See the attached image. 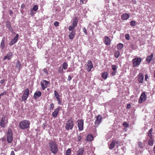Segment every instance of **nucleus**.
<instances>
[{
	"label": "nucleus",
	"instance_id": "nucleus-35",
	"mask_svg": "<svg viewBox=\"0 0 155 155\" xmlns=\"http://www.w3.org/2000/svg\"><path fill=\"white\" fill-rule=\"evenodd\" d=\"M123 47V45L122 44L120 43L117 45V48L119 50H121Z\"/></svg>",
	"mask_w": 155,
	"mask_h": 155
},
{
	"label": "nucleus",
	"instance_id": "nucleus-16",
	"mask_svg": "<svg viewBox=\"0 0 155 155\" xmlns=\"http://www.w3.org/2000/svg\"><path fill=\"white\" fill-rule=\"evenodd\" d=\"M6 118L5 116H3L2 117L0 122V126L2 127H4L5 126V123Z\"/></svg>",
	"mask_w": 155,
	"mask_h": 155
},
{
	"label": "nucleus",
	"instance_id": "nucleus-18",
	"mask_svg": "<svg viewBox=\"0 0 155 155\" xmlns=\"http://www.w3.org/2000/svg\"><path fill=\"white\" fill-rule=\"evenodd\" d=\"M84 151V148L81 147L79 149L77 152V155H83Z\"/></svg>",
	"mask_w": 155,
	"mask_h": 155
},
{
	"label": "nucleus",
	"instance_id": "nucleus-1",
	"mask_svg": "<svg viewBox=\"0 0 155 155\" xmlns=\"http://www.w3.org/2000/svg\"><path fill=\"white\" fill-rule=\"evenodd\" d=\"M49 147L51 152L55 154L58 151V145L54 141L51 140L49 143Z\"/></svg>",
	"mask_w": 155,
	"mask_h": 155
},
{
	"label": "nucleus",
	"instance_id": "nucleus-3",
	"mask_svg": "<svg viewBox=\"0 0 155 155\" xmlns=\"http://www.w3.org/2000/svg\"><path fill=\"white\" fill-rule=\"evenodd\" d=\"M74 122L72 119L68 120L66 124L65 127L67 130H71L74 127Z\"/></svg>",
	"mask_w": 155,
	"mask_h": 155
},
{
	"label": "nucleus",
	"instance_id": "nucleus-29",
	"mask_svg": "<svg viewBox=\"0 0 155 155\" xmlns=\"http://www.w3.org/2000/svg\"><path fill=\"white\" fill-rule=\"evenodd\" d=\"M108 75V74L107 72H104L102 74V77L103 79H106L107 78Z\"/></svg>",
	"mask_w": 155,
	"mask_h": 155
},
{
	"label": "nucleus",
	"instance_id": "nucleus-59",
	"mask_svg": "<svg viewBox=\"0 0 155 155\" xmlns=\"http://www.w3.org/2000/svg\"><path fill=\"white\" fill-rule=\"evenodd\" d=\"M127 107L129 108L130 107V105L129 104H128L127 105Z\"/></svg>",
	"mask_w": 155,
	"mask_h": 155
},
{
	"label": "nucleus",
	"instance_id": "nucleus-22",
	"mask_svg": "<svg viewBox=\"0 0 155 155\" xmlns=\"http://www.w3.org/2000/svg\"><path fill=\"white\" fill-rule=\"evenodd\" d=\"M6 25L8 29L11 32H12L13 30L11 26L10 23L8 21H7L6 23Z\"/></svg>",
	"mask_w": 155,
	"mask_h": 155
},
{
	"label": "nucleus",
	"instance_id": "nucleus-28",
	"mask_svg": "<svg viewBox=\"0 0 155 155\" xmlns=\"http://www.w3.org/2000/svg\"><path fill=\"white\" fill-rule=\"evenodd\" d=\"M0 47L2 49H3L5 47L4 40L3 39L1 41Z\"/></svg>",
	"mask_w": 155,
	"mask_h": 155
},
{
	"label": "nucleus",
	"instance_id": "nucleus-40",
	"mask_svg": "<svg viewBox=\"0 0 155 155\" xmlns=\"http://www.w3.org/2000/svg\"><path fill=\"white\" fill-rule=\"evenodd\" d=\"M123 125L125 127H128L129 126V124L125 122H124L123 123Z\"/></svg>",
	"mask_w": 155,
	"mask_h": 155
},
{
	"label": "nucleus",
	"instance_id": "nucleus-5",
	"mask_svg": "<svg viewBox=\"0 0 155 155\" xmlns=\"http://www.w3.org/2000/svg\"><path fill=\"white\" fill-rule=\"evenodd\" d=\"M142 60L140 58H136L132 60L133 65L134 67L139 65L141 61Z\"/></svg>",
	"mask_w": 155,
	"mask_h": 155
},
{
	"label": "nucleus",
	"instance_id": "nucleus-12",
	"mask_svg": "<svg viewBox=\"0 0 155 155\" xmlns=\"http://www.w3.org/2000/svg\"><path fill=\"white\" fill-rule=\"evenodd\" d=\"M61 109V107H59L57 108L54 109V112H53L52 114V116L53 117L56 118L57 117L59 113V111Z\"/></svg>",
	"mask_w": 155,
	"mask_h": 155
},
{
	"label": "nucleus",
	"instance_id": "nucleus-56",
	"mask_svg": "<svg viewBox=\"0 0 155 155\" xmlns=\"http://www.w3.org/2000/svg\"><path fill=\"white\" fill-rule=\"evenodd\" d=\"M10 155H15L14 151H12Z\"/></svg>",
	"mask_w": 155,
	"mask_h": 155
},
{
	"label": "nucleus",
	"instance_id": "nucleus-55",
	"mask_svg": "<svg viewBox=\"0 0 155 155\" xmlns=\"http://www.w3.org/2000/svg\"><path fill=\"white\" fill-rule=\"evenodd\" d=\"M80 2H82L83 4H84L86 3L85 0H80Z\"/></svg>",
	"mask_w": 155,
	"mask_h": 155
},
{
	"label": "nucleus",
	"instance_id": "nucleus-53",
	"mask_svg": "<svg viewBox=\"0 0 155 155\" xmlns=\"http://www.w3.org/2000/svg\"><path fill=\"white\" fill-rule=\"evenodd\" d=\"M81 137L80 136H79L78 137V141H80L81 140Z\"/></svg>",
	"mask_w": 155,
	"mask_h": 155
},
{
	"label": "nucleus",
	"instance_id": "nucleus-4",
	"mask_svg": "<svg viewBox=\"0 0 155 155\" xmlns=\"http://www.w3.org/2000/svg\"><path fill=\"white\" fill-rule=\"evenodd\" d=\"M13 140L12 130L9 128L7 133V141L9 143H11Z\"/></svg>",
	"mask_w": 155,
	"mask_h": 155
},
{
	"label": "nucleus",
	"instance_id": "nucleus-46",
	"mask_svg": "<svg viewBox=\"0 0 155 155\" xmlns=\"http://www.w3.org/2000/svg\"><path fill=\"white\" fill-rule=\"evenodd\" d=\"M57 99L58 101V104H59V105H61V101L60 98H59V99Z\"/></svg>",
	"mask_w": 155,
	"mask_h": 155
},
{
	"label": "nucleus",
	"instance_id": "nucleus-39",
	"mask_svg": "<svg viewBox=\"0 0 155 155\" xmlns=\"http://www.w3.org/2000/svg\"><path fill=\"white\" fill-rule=\"evenodd\" d=\"M54 105L53 103H51L50 104V105L49 107V109L50 110H53L54 108Z\"/></svg>",
	"mask_w": 155,
	"mask_h": 155
},
{
	"label": "nucleus",
	"instance_id": "nucleus-38",
	"mask_svg": "<svg viewBox=\"0 0 155 155\" xmlns=\"http://www.w3.org/2000/svg\"><path fill=\"white\" fill-rule=\"evenodd\" d=\"M120 53L118 51H115L114 54V56L116 58H117L119 56Z\"/></svg>",
	"mask_w": 155,
	"mask_h": 155
},
{
	"label": "nucleus",
	"instance_id": "nucleus-54",
	"mask_svg": "<svg viewBox=\"0 0 155 155\" xmlns=\"http://www.w3.org/2000/svg\"><path fill=\"white\" fill-rule=\"evenodd\" d=\"M33 11V10L31 9L30 11V14L31 15H32L34 14V13Z\"/></svg>",
	"mask_w": 155,
	"mask_h": 155
},
{
	"label": "nucleus",
	"instance_id": "nucleus-17",
	"mask_svg": "<svg viewBox=\"0 0 155 155\" xmlns=\"http://www.w3.org/2000/svg\"><path fill=\"white\" fill-rule=\"evenodd\" d=\"M12 52H9L8 54H7L6 56H5L3 58L4 60H5L7 59L8 60H10L12 58Z\"/></svg>",
	"mask_w": 155,
	"mask_h": 155
},
{
	"label": "nucleus",
	"instance_id": "nucleus-7",
	"mask_svg": "<svg viewBox=\"0 0 155 155\" xmlns=\"http://www.w3.org/2000/svg\"><path fill=\"white\" fill-rule=\"evenodd\" d=\"M84 121L81 119L78 120V126L79 130L80 131H82L83 129Z\"/></svg>",
	"mask_w": 155,
	"mask_h": 155
},
{
	"label": "nucleus",
	"instance_id": "nucleus-52",
	"mask_svg": "<svg viewBox=\"0 0 155 155\" xmlns=\"http://www.w3.org/2000/svg\"><path fill=\"white\" fill-rule=\"evenodd\" d=\"M5 82V80L4 79L0 81V83L1 84H3Z\"/></svg>",
	"mask_w": 155,
	"mask_h": 155
},
{
	"label": "nucleus",
	"instance_id": "nucleus-43",
	"mask_svg": "<svg viewBox=\"0 0 155 155\" xmlns=\"http://www.w3.org/2000/svg\"><path fill=\"white\" fill-rule=\"evenodd\" d=\"M130 24L131 26H134L136 25V22L134 21H132L130 22Z\"/></svg>",
	"mask_w": 155,
	"mask_h": 155
},
{
	"label": "nucleus",
	"instance_id": "nucleus-24",
	"mask_svg": "<svg viewBox=\"0 0 155 155\" xmlns=\"http://www.w3.org/2000/svg\"><path fill=\"white\" fill-rule=\"evenodd\" d=\"M153 57V54H152L148 56L146 59V61L149 63L151 61Z\"/></svg>",
	"mask_w": 155,
	"mask_h": 155
},
{
	"label": "nucleus",
	"instance_id": "nucleus-27",
	"mask_svg": "<svg viewBox=\"0 0 155 155\" xmlns=\"http://www.w3.org/2000/svg\"><path fill=\"white\" fill-rule=\"evenodd\" d=\"M153 130L152 128H151L149 130L148 133V136L150 137V139L153 138L152 135V132Z\"/></svg>",
	"mask_w": 155,
	"mask_h": 155
},
{
	"label": "nucleus",
	"instance_id": "nucleus-33",
	"mask_svg": "<svg viewBox=\"0 0 155 155\" xmlns=\"http://www.w3.org/2000/svg\"><path fill=\"white\" fill-rule=\"evenodd\" d=\"M54 95L57 99L60 98V95L56 91H54Z\"/></svg>",
	"mask_w": 155,
	"mask_h": 155
},
{
	"label": "nucleus",
	"instance_id": "nucleus-21",
	"mask_svg": "<svg viewBox=\"0 0 155 155\" xmlns=\"http://www.w3.org/2000/svg\"><path fill=\"white\" fill-rule=\"evenodd\" d=\"M78 22V18L77 17H75L73 21L72 25L76 27L77 26Z\"/></svg>",
	"mask_w": 155,
	"mask_h": 155
},
{
	"label": "nucleus",
	"instance_id": "nucleus-15",
	"mask_svg": "<svg viewBox=\"0 0 155 155\" xmlns=\"http://www.w3.org/2000/svg\"><path fill=\"white\" fill-rule=\"evenodd\" d=\"M41 95V93L40 91H37L35 93L34 96L33 98L35 99H37L38 97H40Z\"/></svg>",
	"mask_w": 155,
	"mask_h": 155
},
{
	"label": "nucleus",
	"instance_id": "nucleus-8",
	"mask_svg": "<svg viewBox=\"0 0 155 155\" xmlns=\"http://www.w3.org/2000/svg\"><path fill=\"white\" fill-rule=\"evenodd\" d=\"M96 118L94 124L97 126H98L102 121V117L101 115H98L96 117Z\"/></svg>",
	"mask_w": 155,
	"mask_h": 155
},
{
	"label": "nucleus",
	"instance_id": "nucleus-51",
	"mask_svg": "<svg viewBox=\"0 0 155 155\" xmlns=\"http://www.w3.org/2000/svg\"><path fill=\"white\" fill-rule=\"evenodd\" d=\"M71 77L70 76H69L68 78V81H70L71 79Z\"/></svg>",
	"mask_w": 155,
	"mask_h": 155
},
{
	"label": "nucleus",
	"instance_id": "nucleus-30",
	"mask_svg": "<svg viewBox=\"0 0 155 155\" xmlns=\"http://www.w3.org/2000/svg\"><path fill=\"white\" fill-rule=\"evenodd\" d=\"M68 67V64L66 62H64L63 64L62 68L63 69L66 70L67 68Z\"/></svg>",
	"mask_w": 155,
	"mask_h": 155
},
{
	"label": "nucleus",
	"instance_id": "nucleus-44",
	"mask_svg": "<svg viewBox=\"0 0 155 155\" xmlns=\"http://www.w3.org/2000/svg\"><path fill=\"white\" fill-rule=\"evenodd\" d=\"M138 145L139 146L140 148H142L143 147V143L142 142H138Z\"/></svg>",
	"mask_w": 155,
	"mask_h": 155
},
{
	"label": "nucleus",
	"instance_id": "nucleus-50",
	"mask_svg": "<svg viewBox=\"0 0 155 155\" xmlns=\"http://www.w3.org/2000/svg\"><path fill=\"white\" fill-rule=\"evenodd\" d=\"M6 94V92L5 91H4L1 94H0V96H2L3 95H5Z\"/></svg>",
	"mask_w": 155,
	"mask_h": 155
},
{
	"label": "nucleus",
	"instance_id": "nucleus-47",
	"mask_svg": "<svg viewBox=\"0 0 155 155\" xmlns=\"http://www.w3.org/2000/svg\"><path fill=\"white\" fill-rule=\"evenodd\" d=\"M117 72V71H112L111 73V75L112 76H113L115 74H116Z\"/></svg>",
	"mask_w": 155,
	"mask_h": 155
},
{
	"label": "nucleus",
	"instance_id": "nucleus-41",
	"mask_svg": "<svg viewBox=\"0 0 155 155\" xmlns=\"http://www.w3.org/2000/svg\"><path fill=\"white\" fill-rule=\"evenodd\" d=\"M38 9V6L37 5H35L33 8H32V10H33V11H36Z\"/></svg>",
	"mask_w": 155,
	"mask_h": 155
},
{
	"label": "nucleus",
	"instance_id": "nucleus-25",
	"mask_svg": "<svg viewBox=\"0 0 155 155\" xmlns=\"http://www.w3.org/2000/svg\"><path fill=\"white\" fill-rule=\"evenodd\" d=\"M75 32L74 31H72L70 33L69 37L70 39H73L74 37Z\"/></svg>",
	"mask_w": 155,
	"mask_h": 155
},
{
	"label": "nucleus",
	"instance_id": "nucleus-11",
	"mask_svg": "<svg viewBox=\"0 0 155 155\" xmlns=\"http://www.w3.org/2000/svg\"><path fill=\"white\" fill-rule=\"evenodd\" d=\"M49 83L48 81L45 80H43L42 82L41 83V85L42 89L43 90H45L46 88Z\"/></svg>",
	"mask_w": 155,
	"mask_h": 155
},
{
	"label": "nucleus",
	"instance_id": "nucleus-60",
	"mask_svg": "<svg viewBox=\"0 0 155 155\" xmlns=\"http://www.w3.org/2000/svg\"><path fill=\"white\" fill-rule=\"evenodd\" d=\"M12 13H13L12 11H10V14H12Z\"/></svg>",
	"mask_w": 155,
	"mask_h": 155
},
{
	"label": "nucleus",
	"instance_id": "nucleus-31",
	"mask_svg": "<svg viewBox=\"0 0 155 155\" xmlns=\"http://www.w3.org/2000/svg\"><path fill=\"white\" fill-rule=\"evenodd\" d=\"M138 81L140 83H141L143 80V76L142 75L140 76L138 78Z\"/></svg>",
	"mask_w": 155,
	"mask_h": 155
},
{
	"label": "nucleus",
	"instance_id": "nucleus-2",
	"mask_svg": "<svg viewBox=\"0 0 155 155\" xmlns=\"http://www.w3.org/2000/svg\"><path fill=\"white\" fill-rule=\"evenodd\" d=\"M30 124V122L29 120H23L19 123V127L21 129L24 130L29 128Z\"/></svg>",
	"mask_w": 155,
	"mask_h": 155
},
{
	"label": "nucleus",
	"instance_id": "nucleus-23",
	"mask_svg": "<svg viewBox=\"0 0 155 155\" xmlns=\"http://www.w3.org/2000/svg\"><path fill=\"white\" fill-rule=\"evenodd\" d=\"M93 140V136L91 134H88L86 140L87 141H91Z\"/></svg>",
	"mask_w": 155,
	"mask_h": 155
},
{
	"label": "nucleus",
	"instance_id": "nucleus-49",
	"mask_svg": "<svg viewBox=\"0 0 155 155\" xmlns=\"http://www.w3.org/2000/svg\"><path fill=\"white\" fill-rule=\"evenodd\" d=\"M54 25L55 26H58L59 25V23L57 21L54 22Z\"/></svg>",
	"mask_w": 155,
	"mask_h": 155
},
{
	"label": "nucleus",
	"instance_id": "nucleus-10",
	"mask_svg": "<svg viewBox=\"0 0 155 155\" xmlns=\"http://www.w3.org/2000/svg\"><path fill=\"white\" fill-rule=\"evenodd\" d=\"M146 99V96L145 92L142 93L140 96V98L138 101L139 103H141L143 101H144Z\"/></svg>",
	"mask_w": 155,
	"mask_h": 155
},
{
	"label": "nucleus",
	"instance_id": "nucleus-14",
	"mask_svg": "<svg viewBox=\"0 0 155 155\" xmlns=\"http://www.w3.org/2000/svg\"><path fill=\"white\" fill-rule=\"evenodd\" d=\"M104 43L107 45H109L111 43V41L109 37L105 36L104 37Z\"/></svg>",
	"mask_w": 155,
	"mask_h": 155
},
{
	"label": "nucleus",
	"instance_id": "nucleus-57",
	"mask_svg": "<svg viewBox=\"0 0 155 155\" xmlns=\"http://www.w3.org/2000/svg\"><path fill=\"white\" fill-rule=\"evenodd\" d=\"M148 78V75H146L145 76V81H146L147 79Z\"/></svg>",
	"mask_w": 155,
	"mask_h": 155
},
{
	"label": "nucleus",
	"instance_id": "nucleus-42",
	"mask_svg": "<svg viewBox=\"0 0 155 155\" xmlns=\"http://www.w3.org/2000/svg\"><path fill=\"white\" fill-rule=\"evenodd\" d=\"M112 68L113 71H116V70L117 68V66H116L115 65H112Z\"/></svg>",
	"mask_w": 155,
	"mask_h": 155
},
{
	"label": "nucleus",
	"instance_id": "nucleus-13",
	"mask_svg": "<svg viewBox=\"0 0 155 155\" xmlns=\"http://www.w3.org/2000/svg\"><path fill=\"white\" fill-rule=\"evenodd\" d=\"M19 37V35L18 34H17L16 35V36L13 39H12L11 41H10V42L9 43V45H12L14 44H15V43L17 41L18 38Z\"/></svg>",
	"mask_w": 155,
	"mask_h": 155
},
{
	"label": "nucleus",
	"instance_id": "nucleus-34",
	"mask_svg": "<svg viewBox=\"0 0 155 155\" xmlns=\"http://www.w3.org/2000/svg\"><path fill=\"white\" fill-rule=\"evenodd\" d=\"M148 144L150 146H152L153 144V138L152 139H150L149 140L148 143Z\"/></svg>",
	"mask_w": 155,
	"mask_h": 155
},
{
	"label": "nucleus",
	"instance_id": "nucleus-26",
	"mask_svg": "<svg viewBox=\"0 0 155 155\" xmlns=\"http://www.w3.org/2000/svg\"><path fill=\"white\" fill-rule=\"evenodd\" d=\"M115 141L114 140H113L111 143H110L109 147V148L110 149H112L113 148L115 145Z\"/></svg>",
	"mask_w": 155,
	"mask_h": 155
},
{
	"label": "nucleus",
	"instance_id": "nucleus-20",
	"mask_svg": "<svg viewBox=\"0 0 155 155\" xmlns=\"http://www.w3.org/2000/svg\"><path fill=\"white\" fill-rule=\"evenodd\" d=\"M129 15L128 14H124L121 16V19L123 20H126L128 18Z\"/></svg>",
	"mask_w": 155,
	"mask_h": 155
},
{
	"label": "nucleus",
	"instance_id": "nucleus-36",
	"mask_svg": "<svg viewBox=\"0 0 155 155\" xmlns=\"http://www.w3.org/2000/svg\"><path fill=\"white\" fill-rule=\"evenodd\" d=\"M71 153V149L70 148H68L66 151V155H70Z\"/></svg>",
	"mask_w": 155,
	"mask_h": 155
},
{
	"label": "nucleus",
	"instance_id": "nucleus-37",
	"mask_svg": "<svg viewBox=\"0 0 155 155\" xmlns=\"http://www.w3.org/2000/svg\"><path fill=\"white\" fill-rule=\"evenodd\" d=\"M75 28V27H74L73 25L72 26H70L68 27V30H69V31H71L72 32V31H73V30Z\"/></svg>",
	"mask_w": 155,
	"mask_h": 155
},
{
	"label": "nucleus",
	"instance_id": "nucleus-9",
	"mask_svg": "<svg viewBox=\"0 0 155 155\" xmlns=\"http://www.w3.org/2000/svg\"><path fill=\"white\" fill-rule=\"evenodd\" d=\"M93 68V65L91 61L90 60H88L86 66V69L87 71H90Z\"/></svg>",
	"mask_w": 155,
	"mask_h": 155
},
{
	"label": "nucleus",
	"instance_id": "nucleus-32",
	"mask_svg": "<svg viewBox=\"0 0 155 155\" xmlns=\"http://www.w3.org/2000/svg\"><path fill=\"white\" fill-rule=\"evenodd\" d=\"M63 69V68L61 67H60L58 68V72L60 74H62L64 73Z\"/></svg>",
	"mask_w": 155,
	"mask_h": 155
},
{
	"label": "nucleus",
	"instance_id": "nucleus-58",
	"mask_svg": "<svg viewBox=\"0 0 155 155\" xmlns=\"http://www.w3.org/2000/svg\"><path fill=\"white\" fill-rule=\"evenodd\" d=\"M44 72H45V73L46 74H47L48 73V71H47V70L46 69H44Z\"/></svg>",
	"mask_w": 155,
	"mask_h": 155
},
{
	"label": "nucleus",
	"instance_id": "nucleus-6",
	"mask_svg": "<svg viewBox=\"0 0 155 155\" xmlns=\"http://www.w3.org/2000/svg\"><path fill=\"white\" fill-rule=\"evenodd\" d=\"M29 95V90L28 88L26 89L24 91V93L22 97V100L23 101L27 100Z\"/></svg>",
	"mask_w": 155,
	"mask_h": 155
},
{
	"label": "nucleus",
	"instance_id": "nucleus-45",
	"mask_svg": "<svg viewBox=\"0 0 155 155\" xmlns=\"http://www.w3.org/2000/svg\"><path fill=\"white\" fill-rule=\"evenodd\" d=\"M125 37L126 38L127 40H129L130 39V36L128 34H126L125 35Z\"/></svg>",
	"mask_w": 155,
	"mask_h": 155
},
{
	"label": "nucleus",
	"instance_id": "nucleus-48",
	"mask_svg": "<svg viewBox=\"0 0 155 155\" xmlns=\"http://www.w3.org/2000/svg\"><path fill=\"white\" fill-rule=\"evenodd\" d=\"M83 32L85 33V34L87 35V31L86 28L85 27H83Z\"/></svg>",
	"mask_w": 155,
	"mask_h": 155
},
{
	"label": "nucleus",
	"instance_id": "nucleus-19",
	"mask_svg": "<svg viewBox=\"0 0 155 155\" xmlns=\"http://www.w3.org/2000/svg\"><path fill=\"white\" fill-rule=\"evenodd\" d=\"M22 66L21 63L20 62L19 60H18L15 66V68H17L19 70V72L20 69L22 68Z\"/></svg>",
	"mask_w": 155,
	"mask_h": 155
}]
</instances>
